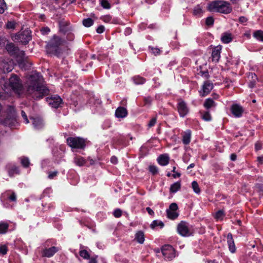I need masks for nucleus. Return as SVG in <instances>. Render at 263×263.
I'll list each match as a JSON object with an SVG mask.
<instances>
[{"label":"nucleus","instance_id":"1","mask_svg":"<svg viewBox=\"0 0 263 263\" xmlns=\"http://www.w3.org/2000/svg\"><path fill=\"white\" fill-rule=\"evenodd\" d=\"M26 87L27 94L35 100L41 99L49 93V89L43 83L42 76L36 72L28 76Z\"/></svg>","mask_w":263,"mask_h":263},{"label":"nucleus","instance_id":"2","mask_svg":"<svg viewBox=\"0 0 263 263\" xmlns=\"http://www.w3.org/2000/svg\"><path fill=\"white\" fill-rule=\"evenodd\" d=\"M1 83L3 85V89L7 93H10L13 91L16 93L20 95L23 91V85L18 77L12 74L8 82H5L4 79H2Z\"/></svg>","mask_w":263,"mask_h":263},{"label":"nucleus","instance_id":"3","mask_svg":"<svg viewBox=\"0 0 263 263\" xmlns=\"http://www.w3.org/2000/svg\"><path fill=\"white\" fill-rule=\"evenodd\" d=\"M6 49L9 54L16 57V61L20 67H25L27 57H26L24 51L20 50L12 43H8Z\"/></svg>","mask_w":263,"mask_h":263},{"label":"nucleus","instance_id":"4","mask_svg":"<svg viewBox=\"0 0 263 263\" xmlns=\"http://www.w3.org/2000/svg\"><path fill=\"white\" fill-rule=\"evenodd\" d=\"M208 9L211 12H217L222 13H230L232 8L229 3L224 1H215L209 4Z\"/></svg>","mask_w":263,"mask_h":263},{"label":"nucleus","instance_id":"5","mask_svg":"<svg viewBox=\"0 0 263 263\" xmlns=\"http://www.w3.org/2000/svg\"><path fill=\"white\" fill-rule=\"evenodd\" d=\"M66 141L68 145L72 148L83 149L86 145L85 140L80 137H69Z\"/></svg>","mask_w":263,"mask_h":263},{"label":"nucleus","instance_id":"6","mask_svg":"<svg viewBox=\"0 0 263 263\" xmlns=\"http://www.w3.org/2000/svg\"><path fill=\"white\" fill-rule=\"evenodd\" d=\"M177 232L181 236L188 237L192 235L193 232L187 222L182 221L177 226Z\"/></svg>","mask_w":263,"mask_h":263},{"label":"nucleus","instance_id":"7","mask_svg":"<svg viewBox=\"0 0 263 263\" xmlns=\"http://www.w3.org/2000/svg\"><path fill=\"white\" fill-rule=\"evenodd\" d=\"M62 41L59 37L54 35L47 45V49L50 52H56Z\"/></svg>","mask_w":263,"mask_h":263},{"label":"nucleus","instance_id":"8","mask_svg":"<svg viewBox=\"0 0 263 263\" xmlns=\"http://www.w3.org/2000/svg\"><path fill=\"white\" fill-rule=\"evenodd\" d=\"M162 253L166 260H171L175 257V251L172 246L165 245L161 249Z\"/></svg>","mask_w":263,"mask_h":263},{"label":"nucleus","instance_id":"9","mask_svg":"<svg viewBox=\"0 0 263 263\" xmlns=\"http://www.w3.org/2000/svg\"><path fill=\"white\" fill-rule=\"evenodd\" d=\"M15 39L24 44H26L31 39L30 30L27 29L18 33L15 36Z\"/></svg>","mask_w":263,"mask_h":263},{"label":"nucleus","instance_id":"10","mask_svg":"<svg viewBox=\"0 0 263 263\" xmlns=\"http://www.w3.org/2000/svg\"><path fill=\"white\" fill-rule=\"evenodd\" d=\"M178 205L176 203H171L168 209L166 210V213L167 217L170 219H175L179 215L177 210H178Z\"/></svg>","mask_w":263,"mask_h":263},{"label":"nucleus","instance_id":"11","mask_svg":"<svg viewBox=\"0 0 263 263\" xmlns=\"http://www.w3.org/2000/svg\"><path fill=\"white\" fill-rule=\"evenodd\" d=\"M178 111L181 117H184L189 112L186 103L183 100H179L177 105Z\"/></svg>","mask_w":263,"mask_h":263},{"label":"nucleus","instance_id":"12","mask_svg":"<svg viewBox=\"0 0 263 263\" xmlns=\"http://www.w3.org/2000/svg\"><path fill=\"white\" fill-rule=\"evenodd\" d=\"M47 101L52 107L58 108L62 102V99L59 96H55L47 99Z\"/></svg>","mask_w":263,"mask_h":263},{"label":"nucleus","instance_id":"13","mask_svg":"<svg viewBox=\"0 0 263 263\" xmlns=\"http://www.w3.org/2000/svg\"><path fill=\"white\" fill-rule=\"evenodd\" d=\"M231 111L235 117L239 118L242 116L244 109L241 106L236 104L232 105Z\"/></svg>","mask_w":263,"mask_h":263},{"label":"nucleus","instance_id":"14","mask_svg":"<svg viewBox=\"0 0 263 263\" xmlns=\"http://www.w3.org/2000/svg\"><path fill=\"white\" fill-rule=\"evenodd\" d=\"M227 243L230 252L234 253L236 252V248L235 245L234 240L233 238L232 234L230 233H228L227 236Z\"/></svg>","mask_w":263,"mask_h":263},{"label":"nucleus","instance_id":"15","mask_svg":"<svg viewBox=\"0 0 263 263\" xmlns=\"http://www.w3.org/2000/svg\"><path fill=\"white\" fill-rule=\"evenodd\" d=\"M0 68L4 73L11 71L13 68L12 62L11 61H3L0 64Z\"/></svg>","mask_w":263,"mask_h":263},{"label":"nucleus","instance_id":"16","mask_svg":"<svg viewBox=\"0 0 263 263\" xmlns=\"http://www.w3.org/2000/svg\"><path fill=\"white\" fill-rule=\"evenodd\" d=\"M213 88V85L212 82L209 81L205 82L202 86V93H201L202 96L207 95Z\"/></svg>","mask_w":263,"mask_h":263},{"label":"nucleus","instance_id":"17","mask_svg":"<svg viewBox=\"0 0 263 263\" xmlns=\"http://www.w3.org/2000/svg\"><path fill=\"white\" fill-rule=\"evenodd\" d=\"M58 251V248L52 247L50 248L44 249L42 252V255L47 257H51Z\"/></svg>","mask_w":263,"mask_h":263},{"label":"nucleus","instance_id":"18","mask_svg":"<svg viewBox=\"0 0 263 263\" xmlns=\"http://www.w3.org/2000/svg\"><path fill=\"white\" fill-rule=\"evenodd\" d=\"M221 47H215L212 53V59L213 62H218L220 57Z\"/></svg>","mask_w":263,"mask_h":263},{"label":"nucleus","instance_id":"19","mask_svg":"<svg viewBox=\"0 0 263 263\" xmlns=\"http://www.w3.org/2000/svg\"><path fill=\"white\" fill-rule=\"evenodd\" d=\"M169 160L170 158L167 154L161 155L157 158L159 164L163 166L166 165L168 163Z\"/></svg>","mask_w":263,"mask_h":263},{"label":"nucleus","instance_id":"20","mask_svg":"<svg viewBox=\"0 0 263 263\" xmlns=\"http://www.w3.org/2000/svg\"><path fill=\"white\" fill-rule=\"evenodd\" d=\"M60 31L66 33L70 29V24L65 21H61L59 22Z\"/></svg>","mask_w":263,"mask_h":263},{"label":"nucleus","instance_id":"21","mask_svg":"<svg viewBox=\"0 0 263 263\" xmlns=\"http://www.w3.org/2000/svg\"><path fill=\"white\" fill-rule=\"evenodd\" d=\"M115 115L117 118H124L127 115V110L123 107H119L116 110Z\"/></svg>","mask_w":263,"mask_h":263},{"label":"nucleus","instance_id":"22","mask_svg":"<svg viewBox=\"0 0 263 263\" xmlns=\"http://www.w3.org/2000/svg\"><path fill=\"white\" fill-rule=\"evenodd\" d=\"M221 40L224 44L229 43L233 40V35L231 33L224 32L221 35Z\"/></svg>","mask_w":263,"mask_h":263},{"label":"nucleus","instance_id":"23","mask_svg":"<svg viewBox=\"0 0 263 263\" xmlns=\"http://www.w3.org/2000/svg\"><path fill=\"white\" fill-rule=\"evenodd\" d=\"M31 120L32 121V124L35 128L40 129L43 126V122L41 119L31 118Z\"/></svg>","mask_w":263,"mask_h":263},{"label":"nucleus","instance_id":"24","mask_svg":"<svg viewBox=\"0 0 263 263\" xmlns=\"http://www.w3.org/2000/svg\"><path fill=\"white\" fill-rule=\"evenodd\" d=\"M73 161L76 165L79 166H83L86 163V160L80 156H76L74 158Z\"/></svg>","mask_w":263,"mask_h":263},{"label":"nucleus","instance_id":"25","mask_svg":"<svg viewBox=\"0 0 263 263\" xmlns=\"http://www.w3.org/2000/svg\"><path fill=\"white\" fill-rule=\"evenodd\" d=\"M138 242L142 244L144 241V233L141 231H138L135 234V238Z\"/></svg>","mask_w":263,"mask_h":263},{"label":"nucleus","instance_id":"26","mask_svg":"<svg viewBox=\"0 0 263 263\" xmlns=\"http://www.w3.org/2000/svg\"><path fill=\"white\" fill-rule=\"evenodd\" d=\"M215 102L211 98H208L205 100L203 106L205 108L209 109L211 107L216 106Z\"/></svg>","mask_w":263,"mask_h":263},{"label":"nucleus","instance_id":"27","mask_svg":"<svg viewBox=\"0 0 263 263\" xmlns=\"http://www.w3.org/2000/svg\"><path fill=\"white\" fill-rule=\"evenodd\" d=\"M8 169V174L10 176H13L15 174L18 173V168L14 165H11L10 164L7 166Z\"/></svg>","mask_w":263,"mask_h":263},{"label":"nucleus","instance_id":"28","mask_svg":"<svg viewBox=\"0 0 263 263\" xmlns=\"http://www.w3.org/2000/svg\"><path fill=\"white\" fill-rule=\"evenodd\" d=\"M133 80L135 84L137 85L143 84L145 82V79L139 76H136L133 78Z\"/></svg>","mask_w":263,"mask_h":263},{"label":"nucleus","instance_id":"29","mask_svg":"<svg viewBox=\"0 0 263 263\" xmlns=\"http://www.w3.org/2000/svg\"><path fill=\"white\" fill-rule=\"evenodd\" d=\"M9 224L6 222L0 223V234H5L7 232Z\"/></svg>","mask_w":263,"mask_h":263},{"label":"nucleus","instance_id":"30","mask_svg":"<svg viewBox=\"0 0 263 263\" xmlns=\"http://www.w3.org/2000/svg\"><path fill=\"white\" fill-rule=\"evenodd\" d=\"M180 188V183L179 182H176L171 185L170 187V192L172 193H176Z\"/></svg>","mask_w":263,"mask_h":263},{"label":"nucleus","instance_id":"31","mask_svg":"<svg viewBox=\"0 0 263 263\" xmlns=\"http://www.w3.org/2000/svg\"><path fill=\"white\" fill-rule=\"evenodd\" d=\"M253 36L257 40L263 42V31L261 30H257L253 33Z\"/></svg>","mask_w":263,"mask_h":263},{"label":"nucleus","instance_id":"32","mask_svg":"<svg viewBox=\"0 0 263 263\" xmlns=\"http://www.w3.org/2000/svg\"><path fill=\"white\" fill-rule=\"evenodd\" d=\"M192 187L194 190V192L195 193H196L197 194H199L200 193L201 190L199 186L198 183H197V182L196 181H194L192 182Z\"/></svg>","mask_w":263,"mask_h":263},{"label":"nucleus","instance_id":"33","mask_svg":"<svg viewBox=\"0 0 263 263\" xmlns=\"http://www.w3.org/2000/svg\"><path fill=\"white\" fill-rule=\"evenodd\" d=\"M157 227H160L161 228L164 227V223L161 221L154 220L151 224V228L153 229Z\"/></svg>","mask_w":263,"mask_h":263},{"label":"nucleus","instance_id":"34","mask_svg":"<svg viewBox=\"0 0 263 263\" xmlns=\"http://www.w3.org/2000/svg\"><path fill=\"white\" fill-rule=\"evenodd\" d=\"M191 141V133L190 132L185 133L183 136L182 141L184 144H188Z\"/></svg>","mask_w":263,"mask_h":263},{"label":"nucleus","instance_id":"35","mask_svg":"<svg viewBox=\"0 0 263 263\" xmlns=\"http://www.w3.org/2000/svg\"><path fill=\"white\" fill-rule=\"evenodd\" d=\"M93 21L90 18H86L83 21V25L86 27H90L93 25Z\"/></svg>","mask_w":263,"mask_h":263},{"label":"nucleus","instance_id":"36","mask_svg":"<svg viewBox=\"0 0 263 263\" xmlns=\"http://www.w3.org/2000/svg\"><path fill=\"white\" fill-rule=\"evenodd\" d=\"M80 255L84 259H89L90 255L86 250H82L79 252Z\"/></svg>","mask_w":263,"mask_h":263},{"label":"nucleus","instance_id":"37","mask_svg":"<svg viewBox=\"0 0 263 263\" xmlns=\"http://www.w3.org/2000/svg\"><path fill=\"white\" fill-rule=\"evenodd\" d=\"M249 77H251L253 81L250 82L249 86L250 88H253L255 86V81L257 80V76L254 73H251L249 75Z\"/></svg>","mask_w":263,"mask_h":263},{"label":"nucleus","instance_id":"38","mask_svg":"<svg viewBox=\"0 0 263 263\" xmlns=\"http://www.w3.org/2000/svg\"><path fill=\"white\" fill-rule=\"evenodd\" d=\"M100 4L104 9H109L110 8V5L107 0H101L100 1Z\"/></svg>","mask_w":263,"mask_h":263},{"label":"nucleus","instance_id":"39","mask_svg":"<svg viewBox=\"0 0 263 263\" xmlns=\"http://www.w3.org/2000/svg\"><path fill=\"white\" fill-rule=\"evenodd\" d=\"M202 118L205 121H210L212 119L211 116L209 111L204 112L202 116Z\"/></svg>","mask_w":263,"mask_h":263},{"label":"nucleus","instance_id":"40","mask_svg":"<svg viewBox=\"0 0 263 263\" xmlns=\"http://www.w3.org/2000/svg\"><path fill=\"white\" fill-rule=\"evenodd\" d=\"M16 23L14 21H9L6 24V27L9 29H14L16 26Z\"/></svg>","mask_w":263,"mask_h":263},{"label":"nucleus","instance_id":"41","mask_svg":"<svg viewBox=\"0 0 263 263\" xmlns=\"http://www.w3.org/2000/svg\"><path fill=\"white\" fill-rule=\"evenodd\" d=\"M8 114L10 117H13L15 115V109L13 106H10L8 107Z\"/></svg>","mask_w":263,"mask_h":263},{"label":"nucleus","instance_id":"42","mask_svg":"<svg viewBox=\"0 0 263 263\" xmlns=\"http://www.w3.org/2000/svg\"><path fill=\"white\" fill-rule=\"evenodd\" d=\"M6 9V4L4 0H0V13L4 12Z\"/></svg>","mask_w":263,"mask_h":263},{"label":"nucleus","instance_id":"43","mask_svg":"<svg viewBox=\"0 0 263 263\" xmlns=\"http://www.w3.org/2000/svg\"><path fill=\"white\" fill-rule=\"evenodd\" d=\"M224 216L223 212L222 211H219L215 214V218L217 220H221Z\"/></svg>","mask_w":263,"mask_h":263},{"label":"nucleus","instance_id":"44","mask_svg":"<svg viewBox=\"0 0 263 263\" xmlns=\"http://www.w3.org/2000/svg\"><path fill=\"white\" fill-rule=\"evenodd\" d=\"M202 12V8L200 6H196L194 10L195 15H200Z\"/></svg>","mask_w":263,"mask_h":263},{"label":"nucleus","instance_id":"45","mask_svg":"<svg viewBox=\"0 0 263 263\" xmlns=\"http://www.w3.org/2000/svg\"><path fill=\"white\" fill-rule=\"evenodd\" d=\"M7 251L8 248L6 245H3L0 246V254L5 255L7 254Z\"/></svg>","mask_w":263,"mask_h":263},{"label":"nucleus","instance_id":"46","mask_svg":"<svg viewBox=\"0 0 263 263\" xmlns=\"http://www.w3.org/2000/svg\"><path fill=\"white\" fill-rule=\"evenodd\" d=\"M149 171L153 175L156 174L158 172V168L155 165H150L149 166Z\"/></svg>","mask_w":263,"mask_h":263},{"label":"nucleus","instance_id":"47","mask_svg":"<svg viewBox=\"0 0 263 263\" xmlns=\"http://www.w3.org/2000/svg\"><path fill=\"white\" fill-rule=\"evenodd\" d=\"M21 163H22V164L24 167H27V166H28V165L29 164V160L28 158H22L21 159Z\"/></svg>","mask_w":263,"mask_h":263},{"label":"nucleus","instance_id":"48","mask_svg":"<svg viewBox=\"0 0 263 263\" xmlns=\"http://www.w3.org/2000/svg\"><path fill=\"white\" fill-rule=\"evenodd\" d=\"M122 213V211L119 209H117L114 211L113 214L115 217L119 218L121 216Z\"/></svg>","mask_w":263,"mask_h":263},{"label":"nucleus","instance_id":"49","mask_svg":"<svg viewBox=\"0 0 263 263\" xmlns=\"http://www.w3.org/2000/svg\"><path fill=\"white\" fill-rule=\"evenodd\" d=\"M58 171H54V172H49V174H48V178L49 179H52L55 177H56L58 175Z\"/></svg>","mask_w":263,"mask_h":263},{"label":"nucleus","instance_id":"50","mask_svg":"<svg viewBox=\"0 0 263 263\" xmlns=\"http://www.w3.org/2000/svg\"><path fill=\"white\" fill-rule=\"evenodd\" d=\"M214 19L212 17H208L206 19V24L208 26L213 24Z\"/></svg>","mask_w":263,"mask_h":263},{"label":"nucleus","instance_id":"51","mask_svg":"<svg viewBox=\"0 0 263 263\" xmlns=\"http://www.w3.org/2000/svg\"><path fill=\"white\" fill-rule=\"evenodd\" d=\"M102 19L104 22L108 23V22H111V17L109 15H105V16H103Z\"/></svg>","mask_w":263,"mask_h":263},{"label":"nucleus","instance_id":"52","mask_svg":"<svg viewBox=\"0 0 263 263\" xmlns=\"http://www.w3.org/2000/svg\"><path fill=\"white\" fill-rule=\"evenodd\" d=\"M156 121H157L156 118H153V119H152L148 124V127H151L154 126V125L156 123Z\"/></svg>","mask_w":263,"mask_h":263},{"label":"nucleus","instance_id":"53","mask_svg":"<svg viewBox=\"0 0 263 263\" xmlns=\"http://www.w3.org/2000/svg\"><path fill=\"white\" fill-rule=\"evenodd\" d=\"M96 31L97 33H101L104 31V27L102 25H101L97 28Z\"/></svg>","mask_w":263,"mask_h":263},{"label":"nucleus","instance_id":"54","mask_svg":"<svg viewBox=\"0 0 263 263\" xmlns=\"http://www.w3.org/2000/svg\"><path fill=\"white\" fill-rule=\"evenodd\" d=\"M21 115H22V117L23 118V119L25 121L26 123H29V121L28 120L27 115H26V113L25 112V111L22 110V112H21Z\"/></svg>","mask_w":263,"mask_h":263},{"label":"nucleus","instance_id":"55","mask_svg":"<svg viewBox=\"0 0 263 263\" xmlns=\"http://www.w3.org/2000/svg\"><path fill=\"white\" fill-rule=\"evenodd\" d=\"M50 31V30L48 27H44L41 30V31L43 34H48Z\"/></svg>","mask_w":263,"mask_h":263},{"label":"nucleus","instance_id":"56","mask_svg":"<svg viewBox=\"0 0 263 263\" xmlns=\"http://www.w3.org/2000/svg\"><path fill=\"white\" fill-rule=\"evenodd\" d=\"M152 50L153 53L155 55H158L160 53V50L158 48H152Z\"/></svg>","mask_w":263,"mask_h":263},{"label":"nucleus","instance_id":"57","mask_svg":"<svg viewBox=\"0 0 263 263\" xmlns=\"http://www.w3.org/2000/svg\"><path fill=\"white\" fill-rule=\"evenodd\" d=\"M9 198L11 201H16V197L15 194L14 192H13L12 194L9 197Z\"/></svg>","mask_w":263,"mask_h":263},{"label":"nucleus","instance_id":"58","mask_svg":"<svg viewBox=\"0 0 263 263\" xmlns=\"http://www.w3.org/2000/svg\"><path fill=\"white\" fill-rule=\"evenodd\" d=\"M152 98L149 97H146L144 99V102L145 104H149L152 102Z\"/></svg>","mask_w":263,"mask_h":263},{"label":"nucleus","instance_id":"59","mask_svg":"<svg viewBox=\"0 0 263 263\" xmlns=\"http://www.w3.org/2000/svg\"><path fill=\"white\" fill-rule=\"evenodd\" d=\"M239 21L241 23H245L247 22L248 19L245 16H241L239 17Z\"/></svg>","mask_w":263,"mask_h":263},{"label":"nucleus","instance_id":"60","mask_svg":"<svg viewBox=\"0 0 263 263\" xmlns=\"http://www.w3.org/2000/svg\"><path fill=\"white\" fill-rule=\"evenodd\" d=\"M110 161L113 164H116L118 162V159L115 156L111 157L110 159Z\"/></svg>","mask_w":263,"mask_h":263},{"label":"nucleus","instance_id":"61","mask_svg":"<svg viewBox=\"0 0 263 263\" xmlns=\"http://www.w3.org/2000/svg\"><path fill=\"white\" fill-rule=\"evenodd\" d=\"M255 148L256 151H258L261 149V145L260 143L257 142L255 144Z\"/></svg>","mask_w":263,"mask_h":263},{"label":"nucleus","instance_id":"62","mask_svg":"<svg viewBox=\"0 0 263 263\" xmlns=\"http://www.w3.org/2000/svg\"><path fill=\"white\" fill-rule=\"evenodd\" d=\"M146 210L150 215H153L154 214V211L150 208H146Z\"/></svg>","mask_w":263,"mask_h":263},{"label":"nucleus","instance_id":"63","mask_svg":"<svg viewBox=\"0 0 263 263\" xmlns=\"http://www.w3.org/2000/svg\"><path fill=\"white\" fill-rule=\"evenodd\" d=\"M257 161L260 164L263 163V155L257 157Z\"/></svg>","mask_w":263,"mask_h":263},{"label":"nucleus","instance_id":"64","mask_svg":"<svg viewBox=\"0 0 263 263\" xmlns=\"http://www.w3.org/2000/svg\"><path fill=\"white\" fill-rule=\"evenodd\" d=\"M89 263H97V261L96 258L92 257L90 259Z\"/></svg>","mask_w":263,"mask_h":263}]
</instances>
